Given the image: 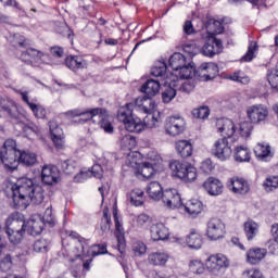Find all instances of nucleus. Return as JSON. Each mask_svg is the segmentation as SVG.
<instances>
[{
	"mask_svg": "<svg viewBox=\"0 0 278 278\" xmlns=\"http://www.w3.org/2000/svg\"><path fill=\"white\" fill-rule=\"evenodd\" d=\"M160 80L148 79L140 88L143 92V97L137 98L135 103H128L117 111V121L123 123L125 129L131 134H140L144 131L147 124L140 119V117L134 116V111L136 108L143 112L144 114H151L152 110H155V101L153 97L160 92Z\"/></svg>",
	"mask_w": 278,
	"mask_h": 278,
	"instance_id": "nucleus-1",
	"label": "nucleus"
},
{
	"mask_svg": "<svg viewBox=\"0 0 278 278\" xmlns=\"http://www.w3.org/2000/svg\"><path fill=\"white\" fill-rule=\"evenodd\" d=\"M11 197L15 210H27L29 203L40 205L45 201V189L34 179L22 177L11 185Z\"/></svg>",
	"mask_w": 278,
	"mask_h": 278,
	"instance_id": "nucleus-2",
	"label": "nucleus"
},
{
	"mask_svg": "<svg viewBox=\"0 0 278 278\" xmlns=\"http://www.w3.org/2000/svg\"><path fill=\"white\" fill-rule=\"evenodd\" d=\"M18 153L16 149V141L14 139H7L0 148V164L10 173H14L18 168Z\"/></svg>",
	"mask_w": 278,
	"mask_h": 278,
	"instance_id": "nucleus-3",
	"label": "nucleus"
},
{
	"mask_svg": "<svg viewBox=\"0 0 278 278\" xmlns=\"http://www.w3.org/2000/svg\"><path fill=\"white\" fill-rule=\"evenodd\" d=\"M172 176L182 181H195L197 168L192 164L179 160L169 161Z\"/></svg>",
	"mask_w": 278,
	"mask_h": 278,
	"instance_id": "nucleus-4",
	"label": "nucleus"
},
{
	"mask_svg": "<svg viewBox=\"0 0 278 278\" xmlns=\"http://www.w3.org/2000/svg\"><path fill=\"white\" fill-rule=\"evenodd\" d=\"M169 67L178 73L179 79H192L194 73V65L188 63L186 55L176 52L169 58Z\"/></svg>",
	"mask_w": 278,
	"mask_h": 278,
	"instance_id": "nucleus-5",
	"label": "nucleus"
},
{
	"mask_svg": "<svg viewBox=\"0 0 278 278\" xmlns=\"http://www.w3.org/2000/svg\"><path fill=\"white\" fill-rule=\"evenodd\" d=\"M17 47H21L22 49H25V51H22L20 55V60L24 62V64H27L28 66H31L34 62H38V60H42V55H45L40 50H36L35 48H31V41L24 36H18L16 38Z\"/></svg>",
	"mask_w": 278,
	"mask_h": 278,
	"instance_id": "nucleus-6",
	"label": "nucleus"
},
{
	"mask_svg": "<svg viewBox=\"0 0 278 278\" xmlns=\"http://www.w3.org/2000/svg\"><path fill=\"white\" fill-rule=\"evenodd\" d=\"M4 231L11 244H21L27 233V223L5 225Z\"/></svg>",
	"mask_w": 278,
	"mask_h": 278,
	"instance_id": "nucleus-7",
	"label": "nucleus"
},
{
	"mask_svg": "<svg viewBox=\"0 0 278 278\" xmlns=\"http://www.w3.org/2000/svg\"><path fill=\"white\" fill-rule=\"evenodd\" d=\"M218 73L216 63H203L198 70L193 67L192 77H200L203 81H212L218 77Z\"/></svg>",
	"mask_w": 278,
	"mask_h": 278,
	"instance_id": "nucleus-8",
	"label": "nucleus"
},
{
	"mask_svg": "<svg viewBox=\"0 0 278 278\" xmlns=\"http://www.w3.org/2000/svg\"><path fill=\"white\" fill-rule=\"evenodd\" d=\"M231 147H229V141L227 137H223L222 139H217L212 148V155L217 157L220 162H227L229 157H231Z\"/></svg>",
	"mask_w": 278,
	"mask_h": 278,
	"instance_id": "nucleus-9",
	"label": "nucleus"
},
{
	"mask_svg": "<svg viewBox=\"0 0 278 278\" xmlns=\"http://www.w3.org/2000/svg\"><path fill=\"white\" fill-rule=\"evenodd\" d=\"M205 268L212 275L218 276L223 268H229V260L223 254L211 255L205 262Z\"/></svg>",
	"mask_w": 278,
	"mask_h": 278,
	"instance_id": "nucleus-10",
	"label": "nucleus"
},
{
	"mask_svg": "<svg viewBox=\"0 0 278 278\" xmlns=\"http://www.w3.org/2000/svg\"><path fill=\"white\" fill-rule=\"evenodd\" d=\"M162 201L169 210H181L184 202L177 189H166L162 192Z\"/></svg>",
	"mask_w": 278,
	"mask_h": 278,
	"instance_id": "nucleus-11",
	"label": "nucleus"
},
{
	"mask_svg": "<svg viewBox=\"0 0 278 278\" xmlns=\"http://www.w3.org/2000/svg\"><path fill=\"white\" fill-rule=\"evenodd\" d=\"M201 53L206 58H214V55L223 53V40L215 38L214 36L207 37L201 49Z\"/></svg>",
	"mask_w": 278,
	"mask_h": 278,
	"instance_id": "nucleus-12",
	"label": "nucleus"
},
{
	"mask_svg": "<svg viewBox=\"0 0 278 278\" xmlns=\"http://www.w3.org/2000/svg\"><path fill=\"white\" fill-rule=\"evenodd\" d=\"M167 136H181L186 131V121L181 117L172 116L165 123Z\"/></svg>",
	"mask_w": 278,
	"mask_h": 278,
	"instance_id": "nucleus-13",
	"label": "nucleus"
},
{
	"mask_svg": "<svg viewBox=\"0 0 278 278\" xmlns=\"http://www.w3.org/2000/svg\"><path fill=\"white\" fill-rule=\"evenodd\" d=\"M207 238L210 240H220L225 238V224L219 218H211L207 223Z\"/></svg>",
	"mask_w": 278,
	"mask_h": 278,
	"instance_id": "nucleus-14",
	"label": "nucleus"
},
{
	"mask_svg": "<svg viewBox=\"0 0 278 278\" xmlns=\"http://www.w3.org/2000/svg\"><path fill=\"white\" fill-rule=\"evenodd\" d=\"M68 116H84L85 118H80L81 123H88V121H92L94 116H105V109L103 108H94V109H86L79 110L75 109L67 112Z\"/></svg>",
	"mask_w": 278,
	"mask_h": 278,
	"instance_id": "nucleus-15",
	"label": "nucleus"
},
{
	"mask_svg": "<svg viewBox=\"0 0 278 278\" xmlns=\"http://www.w3.org/2000/svg\"><path fill=\"white\" fill-rule=\"evenodd\" d=\"M43 186H55L60 181V172L54 165H45L41 170Z\"/></svg>",
	"mask_w": 278,
	"mask_h": 278,
	"instance_id": "nucleus-16",
	"label": "nucleus"
},
{
	"mask_svg": "<svg viewBox=\"0 0 278 278\" xmlns=\"http://www.w3.org/2000/svg\"><path fill=\"white\" fill-rule=\"evenodd\" d=\"M203 188L210 197H220L225 190V185L220 179L211 176L203 182Z\"/></svg>",
	"mask_w": 278,
	"mask_h": 278,
	"instance_id": "nucleus-17",
	"label": "nucleus"
},
{
	"mask_svg": "<svg viewBox=\"0 0 278 278\" xmlns=\"http://www.w3.org/2000/svg\"><path fill=\"white\" fill-rule=\"evenodd\" d=\"M228 188L235 194H249L251 192V185L244 178H230L228 181Z\"/></svg>",
	"mask_w": 278,
	"mask_h": 278,
	"instance_id": "nucleus-18",
	"label": "nucleus"
},
{
	"mask_svg": "<svg viewBox=\"0 0 278 278\" xmlns=\"http://www.w3.org/2000/svg\"><path fill=\"white\" fill-rule=\"evenodd\" d=\"M216 128L218 134H222L223 138H231L236 134V124L229 118H219L216 121Z\"/></svg>",
	"mask_w": 278,
	"mask_h": 278,
	"instance_id": "nucleus-19",
	"label": "nucleus"
},
{
	"mask_svg": "<svg viewBox=\"0 0 278 278\" xmlns=\"http://www.w3.org/2000/svg\"><path fill=\"white\" fill-rule=\"evenodd\" d=\"M248 118H250L251 123L257 124L262 123V121H266V116H268V110L264 108L262 104L252 105L248 109Z\"/></svg>",
	"mask_w": 278,
	"mask_h": 278,
	"instance_id": "nucleus-20",
	"label": "nucleus"
},
{
	"mask_svg": "<svg viewBox=\"0 0 278 278\" xmlns=\"http://www.w3.org/2000/svg\"><path fill=\"white\" fill-rule=\"evenodd\" d=\"M45 226H47V224L42 220V217H30L26 220V233H28V236H40L42 231H45Z\"/></svg>",
	"mask_w": 278,
	"mask_h": 278,
	"instance_id": "nucleus-21",
	"label": "nucleus"
},
{
	"mask_svg": "<svg viewBox=\"0 0 278 278\" xmlns=\"http://www.w3.org/2000/svg\"><path fill=\"white\" fill-rule=\"evenodd\" d=\"M113 218L115 223V238L117 240V249L119 253L125 251V228H123V224L118 219V212L113 211Z\"/></svg>",
	"mask_w": 278,
	"mask_h": 278,
	"instance_id": "nucleus-22",
	"label": "nucleus"
},
{
	"mask_svg": "<svg viewBox=\"0 0 278 278\" xmlns=\"http://www.w3.org/2000/svg\"><path fill=\"white\" fill-rule=\"evenodd\" d=\"M65 66L73 73H77V71H84V68H88V62L80 56L68 55L65 58Z\"/></svg>",
	"mask_w": 278,
	"mask_h": 278,
	"instance_id": "nucleus-23",
	"label": "nucleus"
},
{
	"mask_svg": "<svg viewBox=\"0 0 278 278\" xmlns=\"http://www.w3.org/2000/svg\"><path fill=\"white\" fill-rule=\"evenodd\" d=\"M70 238L72 240H77V243L75 245L74 250V257L77 260L78 257H81L84 253H86V249H88V240L86 238L81 237L78 232L71 231Z\"/></svg>",
	"mask_w": 278,
	"mask_h": 278,
	"instance_id": "nucleus-24",
	"label": "nucleus"
},
{
	"mask_svg": "<svg viewBox=\"0 0 278 278\" xmlns=\"http://www.w3.org/2000/svg\"><path fill=\"white\" fill-rule=\"evenodd\" d=\"M151 238L154 242H160V240H168V228L164 224H153L150 228Z\"/></svg>",
	"mask_w": 278,
	"mask_h": 278,
	"instance_id": "nucleus-25",
	"label": "nucleus"
},
{
	"mask_svg": "<svg viewBox=\"0 0 278 278\" xmlns=\"http://www.w3.org/2000/svg\"><path fill=\"white\" fill-rule=\"evenodd\" d=\"M175 147L178 155L182 159L191 157L194 151L192 143L188 140H178L176 141Z\"/></svg>",
	"mask_w": 278,
	"mask_h": 278,
	"instance_id": "nucleus-26",
	"label": "nucleus"
},
{
	"mask_svg": "<svg viewBox=\"0 0 278 278\" xmlns=\"http://www.w3.org/2000/svg\"><path fill=\"white\" fill-rule=\"evenodd\" d=\"M186 242L189 249L199 250L203 247V237L197 230L192 229L190 233L186 237Z\"/></svg>",
	"mask_w": 278,
	"mask_h": 278,
	"instance_id": "nucleus-27",
	"label": "nucleus"
},
{
	"mask_svg": "<svg viewBox=\"0 0 278 278\" xmlns=\"http://www.w3.org/2000/svg\"><path fill=\"white\" fill-rule=\"evenodd\" d=\"M205 29L207 34H211V36H218V34H223V31H225L223 23L214 18H208L205 22Z\"/></svg>",
	"mask_w": 278,
	"mask_h": 278,
	"instance_id": "nucleus-28",
	"label": "nucleus"
},
{
	"mask_svg": "<svg viewBox=\"0 0 278 278\" xmlns=\"http://www.w3.org/2000/svg\"><path fill=\"white\" fill-rule=\"evenodd\" d=\"M181 208H184L190 216H197V214H201L203 203L199 200H190L186 204H182Z\"/></svg>",
	"mask_w": 278,
	"mask_h": 278,
	"instance_id": "nucleus-29",
	"label": "nucleus"
},
{
	"mask_svg": "<svg viewBox=\"0 0 278 278\" xmlns=\"http://www.w3.org/2000/svg\"><path fill=\"white\" fill-rule=\"evenodd\" d=\"M18 161L22 166H34L38 162V156L34 152L21 151L18 152Z\"/></svg>",
	"mask_w": 278,
	"mask_h": 278,
	"instance_id": "nucleus-30",
	"label": "nucleus"
},
{
	"mask_svg": "<svg viewBox=\"0 0 278 278\" xmlns=\"http://www.w3.org/2000/svg\"><path fill=\"white\" fill-rule=\"evenodd\" d=\"M254 153L257 160L266 162L268 157H273V152H270V146H264L263 143H257L254 148Z\"/></svg>",
	"mask_w": 278,
	"mask_h": 278,
	"instance_id": "nucleus-31",
	"label": "nucleus"
},
{
	"mask_svg": "<svg viewBox=\"0 0 278 278\" xmlns=\"http://www.w3.org/2000/svg\"><path fill=\"white\" fill-rule=\"evenodd\" d=\"M247 257H248V262L250 264H260L261 261L264 260V257H266V249H253V250H250L248 253H247Z\"/></svg>",
	"mask_w": 278,
	"mask_h": 278,
	"instance_id": "nucleus-32",
	"label": "nucleus"
},
{
	"mask_svg": "<svg viewBox=\"0 0 278 278\" xmlns=\"http://www.w3.org/2000/svg\"><path fill=\"white\" fill-rule=\"evenodd\" d=\"M147 192L152 201H160L162 199V185L157 181L150 182L147 187Z\"/></svg>",
	"mask_w": 278,
	"mask_h": 278,
	"instance_id": "nucleus-33",
	"label": "nucleus"
},
{
	"mask_svg": "<svg viewBox=\"0 0 278 278\" xmlns=\"http://www.w3.org/2000/svg\"><path fill=\"white\" fill-rule=\"evenodd\" d=\"M168 254L164 252H154L149 255V264L152 266H166Z\"/></svg>",
	"mask_w": 278,
	"mask_h": 278,
	"instance_id": "nucleus-34",
	"label": "nucleus"
},
{
	"mask_svg": "<svg viewBox=\"0 0 278 278\" xmlns=\"http://www.w3.org/2000/svg\"><path fill=\"white\" fill-rule=\"evenodd\" d=\"M244 231L248 240H253L257 236V231H260V225L253 219H249L244 223Z\"/></svg>",
	"mask_w": 278,
	"mask_h": 278,
	"instance_id": "nucleus-35",
	"label": "nucleus"
},
{
	"mask_svg": "<svg viewBox=\"0 0 278 278\" xmlns=\"http://www.w3.org/2000/svg\"><path fill=\"white\" fill-rule=\"evenodd\" d=\"M0 108L3 112H7L10 118L13 121H20L21 113L18 112V106H16V103L9 102V104L1 105Z\"/></svg>",
	"mask_w": 278,
	"mask_h": 278,
	"instance_id": "nucleus-36",
	"label": "nucleus"
},
{
	"mask_svg": "<svg viewBox=\"0 0 278 278\" xmlns=\"http://www.w3.org/2000/svg\"><path fill=\"white\" fill-rule=\"evenodd\" d=\"M233 157L236 162H251V152L249 149L240 146L236 148Z\"/></svg>",
	"mask_w": 278,
	"mask_h": 278,
	"instance_id": "nucleus-37",
	"label": "nucleus"
},
{
	"mask_svg": "<svg viewBox=\"0 0 278 278\" xmlns=\"http://www.w3.org/2000/svg\"><path fill=\"white\" fill-rule=\"evenodd\" d=\"M100 229L102 233H108L112 229V217L110 216V210L103 208V216L100 222Z\"/></svg>",
	"mask_w": 278,
	"mask_h": 278,
	"instance_id": "nucleus-38",
	"label": "nucleus"
},
{
	"mask_svg": "<svg viewBox=\"0 0 278 278\" xmlns=\"http://www.w3.org/2000/svg\"><path fill=\"white\" fill-rule=\"evenodd\" d=\"M101 129L105 131V134H114V126L112 125V122H110V114L108 113L105 109V114L100 115V123H99Z\"/></svg>",
	"mask_w": 278,
	"mask_h": 278,
	"instance_id": "nucleus-39",
	"label": "nucleus"
},
{
	"mask_svg": "<svg viewBox=\"0 0 278 278\" xmlns=\"http://www.w3.org/2000/svg\"><path fill=\"white\" fill-rule=\"evenodd\" d=\"M139 175H141L144 179H151L153 175H155V168H153V164L149 162H144L138 169Z\"/></svg>",
	"mask_w": 278,
	"mask_h": 278,
	"instance_id": "nucleus-40",
	"label": "nucleus"
},
{
	"mask_svg": "<svg viewBox=\"0 0 278 278\" xmlns=\"http://www.w3.org/2000/svg\"><path fill=\"white\" fill-rule=\"evenodd\" d=\"M130 202L135 207H140L144 203V191L141 189H135L130 193Z\"/></svg>",
	"mask_w": 278,
	"mask_h": 278,
	"instance_id": "nucleus-41",
	"label": "nucleus"
},
{
	"mask_svg": "<svg viewBox=\"0 0 278 278\" xmlns=\"http://www.w3.org/2000/svg\"><path fill=\"white\" fill-rule=\"evenodd\" d=\"M210 106L202 105L200 108L192 110V116L193 118H199L200 121H205L210 118Z\"/></svg>",
	"mask_w": 278,
	"mask_h": 278,
	"instance_id": "nucleus-42",
	"label": "nucleus"
},
{
	"mask_svg": "<svg viewBox=\"0 0 278 278\" xmlns=\"http://www.w3.org/2000/svg\"><path fill=\"white\" fill-rule=\"evenodd\" d=\"M265 192H273L278 188V176H268L263 182Z\"/></svg>",
	"mask_w": 278,
	"mask_h": 278,
	"instance_id": "nucleus-43",
	"label": "nucleus"
},
{
	"mask_svg": "<svg viewBox=\"0 0 278 278\" xmlns=\"http://www.w3.org/2000/svg\"><path fill=\"white\" fill-rule=\"evenodd\" d=\"M23 223H27V220H25V215L20 212H13L7 218L5 225H18Z\"/></svg>",
	"mask_w": 278,
	"mask_h": 278,
	"instance_id": "nucleus-44",
	"label": "nucleus"
},
{
	"mask_svg": "<svg viewBox=\"0 0 278 278\" xmlns=\"http://www.w3.org/2000/svg\"><path fill=\"white\" fill-rule=\"evenodd\" d=\"M61 169L65 175H75V170H77V163L75 161L65 160L61 162Z\"/></svg>",
	"mask_w": 278,
	"mask_h": 278,
	"instance_id": "nucleus-45",
	"label": "nucleus"
},
{
	"mask_svg": "<svg viewBox=\"0 0 278 278\" xmlns=\"http://www.w3.org/2000/svg\"><path fill=\"white\" fill-rule=\"evenodd\" d=\"M168 66L165 62H157L152 68H151V75L153 77H164L166 75V70Z\"/></svg>",
	"mask_w": 278,
	"mask_h": 278,
	"instance_id": "nucleus-46",
	"label": "nucleus"
},
{
	"mask_svg": "<svg viewBox=\"0 0 278 278\" xmlns=\"http://www.w3.org/2000/svg\"><path fill=\"white\" fill-rule=\"evenodd\" d=\"M257 42L251 41L247 53L241 58L242 62H253V59L255 58V51H257Z\"/></svg>",
	"mask_w": 278,
	"mask_h": 278,
	"instance_id": "nucleus-47",
	"label": "nucleus"
},
{
	"mask_svg": "<svg viewBox=\"0 0 278 278\" xmlns=\"http://www.w3.org/2000/svg\"><path fill=\"white\" fill-rule=\"evenodd\" d=\"M189 270L193 273V275H203L205 273V265L201 261H190Z\"/></svg>",
	"mask_w": 278,
	"mask_h": 278,
	"instance_id": "nucleus-48",
	"label": "nucleus"
},
{
	"mask_svg": "<svg viewBox=\"0 0 278 278\" xmlns=\"http://www.w3.org/2000/svg\"><path fill=\"white\" fill-rule=\"evenodd\" d=\"M41 220L43 224L48 225V227H55V216H53V208L51 206L46 208Z\"/></svg>",
	"mask_w": 278,
	"mask_h": 278,
	"instance_id": "nucleus-49",
	"label": "nucleus"
},
{
	"mask_svg": "<svg viewBox=\"0 0 278 278\" xmlns=\"http://www.w3.org/2000/svg\"><path fill=\"white\" fill-rule=\"evenodd\" d=\"M175 97H177V90L170 86L165 87L164 91L162 92L163 103H170Z\"/></svg>",
	"mask_w": 278,
	"mask_h": 278,
	"instance_id": "nucleus-50",
	"label": "nucleus"
},
{
	"mask_svg": "<svg viewBox=\"0 0 278 278\" xmlns=\"http://www.w3.org/2000/svg\"><path fill=\"white\" fill-rule=\"evenodd\" d=\"M34 251L36 253H47L49 251V241L47 239H38L34 243Z\"/></svg>",
	"mask_w": 278,
	"mask_h": 278,
	"instance_id": "nucleus-51",
	"label": "nucleus"
},
{
	"mask_svg": "<svg viewBox=\"0 0 278 278\" xmlns=\"http://www.w3.org/2000/svg\"><path fill=\"white\" fill-rule=\"evenodd\" d=\"M253 131V122H243L240 124V136L249 138Z\"/></svg>",
	"mask_w": 278,
	"mask_h": 278,
	"instance_id": "nucleus-52",
	"label": "nucleus"
},
{
	"mask_svg": "<svg viewBox=\"0 0 278 278\" xmlns=\"http://www.w3.org/2000/svg\"><path fill=\"white\" fill-rule=\"evenodd\" d=\"M267 80L269 86H271L274 90L278 91V70H273L269 74H267Z\"/></svg>",
	"mask_w": 278,
	"mask_h": 278,
	"instance_id": "nucleus-53",
	"label": "nucleus"
},
{
	"mask_svg": "<svg viewBox=\"0 0 278 278\" xmlns=\"http://www.w3.org/2000/svg\"><path fill=\"white\" fill-rule=\"evenodd\" d=\"M132 251L137 256L144 255L147 253V245L142 241H136L132 244Z\"/></svg>",
	"mask_w": 278,
	"mask_h": 278,
	"instance_id": "nucleus-54",
	"label": "nucleus"
},
{
	"mask_svg": "<svg viewBox=\"0 0 278 278\" xmlns=\"http://www.w3.org/2000/svg\"><path fill=\"white\" fill-rule=\"evenodd\" d=\"M122 143L124 144L125 149L131 151V149L136 147V137H132L131 135H126L122 139Z\"/></svg>",
	"mask_w": 278,
	"mask_h": 278,
	"instance_id": "nucleus-55",
	"label": "nucleus"
},
{
	"mask_svg": "<svg viewBox=\"0 0 278 278\" xmlns=\"http://www.w3.org/2000/svg\"><path fill=\"white\" fill-rule=\"evenodd\" d=\"M200 169L205 175H210L212 170H214V163L212 162V159H206L201 163Z\"/></svg>",
	"mask_w": 278,
	"mask_h": 278,
	"instance_id": "nucleus-56",
	"label": "nucleus"
},
{
	"mask_svg": "<svg viewBox=\"0 0 278 278\" xmlns=\"http://www.w3.org/2000/svg\"><path fill=\"white\" fill-rule=\"evenodd\" d=\"M182 31L186 36H192L197 34V29H194V25H192V21L187 20L182 25Z\"/></svg>",
	"mask_w": 278,
	"mask_h": 278,
	"instance_id": "nucleus-57",
	"label": "nucleus"
},
{
	"mask_svg": "<svg viewBox=\"0 0 278 278\" xmlns=\"http://www.w3.org/2000/svg\"><path fill=\"white\" fill-rule=\"evenodd\" d=\"M0 268L4 271H8L10 268H12V255L5 254V256L0 262Z\"/></svg>",
	"mask_w": 278,
	"mask_h": 278,
	"instance_id": "nucleus-58",
	"label": "nucleus"
},
{
	"mask_svg": "<svg viewBox=\"0 0 278 278\" xmlns=\"http://www.w3.org/2000/svg\"><path fill=\"white\" fill-rule=\"evenodd\" d=\"M137 227H144V225H151V216L148 214H140L136 218Z\"/></svg>",
	"mask_w": 278,
	"mask_h": 278,
	"instance_id": "nucleus-59",
	"label": "nucleus"
},
{
	"mask_svg": "<svg viewBox=\"0 0 278 278\" xmlns=\"http://www.w3.org/2000/svg\"><path fill=\"white\" fill-rule=\"evenodd\" d=\"M182 50L185 53H188V55H197V45L195 43H187L182 47Z\"/></svg>",
	"mask_w": 278,
	"mask_h": 278,
	"instance_id": "nucleus-60",
	"label": "nucleus"
},
{
	"mask_svg": "<svg viewBox=\"0 0 278 278\" xmlns=\"http://www.w3.org/2000/svg\"><path fill=\"white\" fill-rule=\"evenodd\" d=\"M62 138L64 137V131L60 128V126H56L55 128L50 127V137L53 138Z\"/></svg>",
	"mask_w": 278,
	"mask_h": 278,
	"instance_id": "nucleus-61",
	"label": "nucleus"
},
{
	"mask_svg": "<svg viewBox=\"0 0 278 278\" xmlns=\"http://www.w3.org/2000/svg\"><path fill=\"white\" fill-rule=\"evenodd\" d=\"M55 149H64V136L63 137H58L54 135V138L51 139Z\"/></svg>",
	"mask_w": 278,
	"mask_h": 278,
	"instance_id": "nucleus-62",
	"label": "nucleus"
},
{
	"mask_svg": "<svg viewBox=\"0 0 278 278\" xmlns=\"http://www.w3.org/2000/svg\"><path fill=\"white\" fill-rule=\"evenodd\" d=\"M50 53L53 58H62L64 55V49L60 47H52L50 49Z\"/></svg>",
	"mask_w": 278,
	"mask_h": 278,
	"instance_id": "nucleus-63",
	"label": "nucleus"
},
{
	"mask_svg": "<svg viewBox=\"0 0 278 278\" xmlns=\"http://www.w3.org/2000/svg\"><path fill=\"white\" fill-rule=\"evenodd\" d=\"M271 236H273L275 242H277V244H278V224L271 225Z\"/></svg>",
	"mask_w": 278,
	"mask_h": 278,
	"instance_id": "nucleus-64",
	"label": "nucleus"
}]
</instances>
